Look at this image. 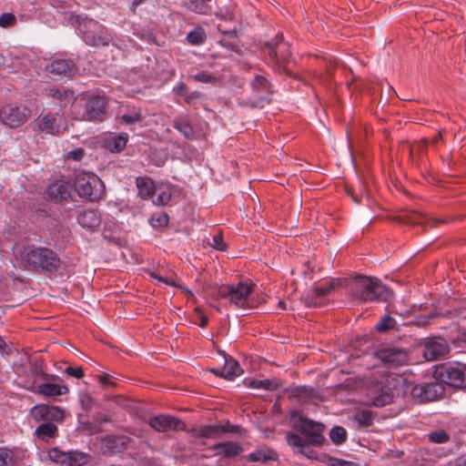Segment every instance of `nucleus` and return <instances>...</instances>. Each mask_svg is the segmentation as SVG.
<instances>
[{
  "label": "nucleus",
  "instance_id": "nucleus-44",
  "mask_svg": "<svg viewBox=\"0 0 466 466\" xmlns=\"http://www.w3.org/2000/svg\"><path fill=\"white\" fill-rule=\"evenodd\" d=\"M314 395V390L312 388L307 386L298 387L295 390V396L299 398L302 401H307Z\"/></svg>",
  "mask_w": 466,
  "mask_h": 466
},
{
  "label": "nucleus",
  "instance_id": "nucleus-62",
  "mask_svg": "<svg viewBox=\"0 0 466 466\" xmlns=\"http://www.w3.org/2000/svg\"><path fill=\"white\" fill-rule=\"evenodd\" d=\"M347 192H348V195L352 197V199H353L354 202H356V203H360V199H358L356 197L353 196L352 192L350 189H348Z\"/></svg>",
  "mask_w": 466,
  "mask_h": 466
},
{
  "label": "nucleus",
  "instance_id": "nucleus-42",
  "mask_svg": "<svg viewBox=\"0 0 466 466\" xmlns=\"http://www.w3.org/2000/svg\"><path fill=\"white\" fill-rule=\"evenodd\" d=\"M174 127L187 138L193 135V129L186 120H176Z\"/></svg>",
  "mask_w": 466,
  "mask_h": 466
},
{
  "label": "nucleus",
  "instance_id": "nucleus-13",
  "mask_svg": "<svg viewBox=\"0 0 466 466\" xmlns=\"http://www.w3.org/2000/svg\"><path fill=\"white\" fill-rule=\"evenodd\" d=\"M188 432L195 438H209L217 439L222 437L226 433H239L240 427L229 423H218L212 425H204L193 428Z\"/></svg>",
  "mask_w": 466,
  "mask_h": 466
},
{
  "label": "nucleus",
  "instance_id": "nucleus-34",
  "mask_svg": "<svg viewBox=\"0 0 466 466\" xmlns=\"http://www.w3.org/2000/svg\"><path fill=\"white\" fill-rule=\"evenodd\" d=\"M89 456L79 451H68V466H83L88 461Z\"/></svg>",
  "mask_w": 466,
  "mask_h": 466
},
{
  "label": "nucleus",
  "instance_id": "nucleus-49",
  "mask_svg": "<svg viewBox=\"0 0 466 466\" xmlns=\"http://www.w3.org/2000/svg\"><path fill=\"white\" fill-rule=\"evenodd\" d=\"M211 246L214 248H216L218 250H221V251H224L226 249V247H227L226 243L223 240L222 235L219 234V233L214 235Z\"/></svg>",
  "mask_w": 466,
  "mask_h": 466
},
{
  "label": "nucleus",
  "instance_id": "nucleus-33",
  "mask_svg": "<svg viewBox=\"0 0 466 466\" xmlns=\"http://www.w3.org/2000/svg\"><path fill=\"white\" fill-rule=\"evenodd\" d=\"M277 459V455L275 452L269 450H258L254 452H251L248 455V461L252 462L257 461H275Z\"/></svg>",
  "mask_w": 466,
  "mask_h": 466
},
{
  "label": "nucleus",
  "instance_id": "nucleus-5",
  "mask_svg": "<svg viewBox=\"0 0 466 466\" xmlns=\"http://www.w3.org/2000/svg\"><path fill=\"white\" fill-rule=\"evenodd\" d=\"M389 289L378 279L359 276L354 281L352 295L363 301H385Z\"/></svg>",
  "mask_w": 466,
  "mask_h": 466
},
{
  "label": "nucleus",
  "instance_id": "nucleus-38",
  "mask_svg": "<svg viewBox=\"0 0 466 466\" xmlns=\"http://www.w3.org/2000/svg\"><path fill=\"white\" fill-rule=\"evenodd\" d=\"M168 216L167 213L163 211L155 212L150 219L149 222L151 226L155 228H165L168 224Z\"/></svg>",
  "mask_w": 466,
  "mask_h": 466
},
{
  "label": "nucleus",
  "instance_id": "nucleus-1",
  "mask_svg": "<svg viewBox=\"0 0 466 466\" xmlns=\"http://www.w3.org/2000/svg\"><path fill=\"white\" fill-rule=\"evenodd\" d=\"M31 419L35 422L44 421L35 431L37 439L43 441H48L58 434V429L54 422L62 421L64 411L56 406L46 404H38L34 406L29 412Z\"/></svg>",
  "mask_w": 466,
  "mask_h": 466
},
{
  "label": "nucleus",
  "instance_id": "nucleus-35",
  "mask_svg": "<svg viewBox=\"0 0 466 466\" xmlns=\"http://www.w3.org/2000/svg\"><path fill=\"white\" fill-rule=\"evenodd\" d=\"M355 420L361 427H369L373 423V412L369 410H358L354 415Z\"/></svg>",
  "mask_w": 466,
  "mask_h": 466
},
{
  "label": "nucleus",
  "instance_id": "nucleus-9",
  "mask_svg": "<svg viewBox=\"0 0 466 466\" xmlns=\"http://www.w3.org/2000/svg\"><path fill=\"white\" fill-rule=\"evenodd\" d=\"M440 380L452 388H466V364L452 363L442 365L436 371Z\"/></svg>",
  "mask_w": 466,
  "mask_h": 466
},
{
  "label": "nucleus",
  "instance_id": "nucleus-3",
  "mask_svg": "<svg viewBox=\"0 0 466 466\" xmlns=\"http://www.w3.org/2000/svg\"><path fill=\"white\" fill-rule=\"evenodd\" d=\"M21 259L27 268L56 272L61 266L58 255L51 248L28 245L21 251Z\"/></svg>",
  "mask_w": 466,
  "mask_h": 466
},
{
  "label": "nucleus",
  "instance_id": "nucleus-50",
  "mask_svg": "<svg viewBox=\"0 0 466 466\" xmlns=\"http://www.w3.org/2000/svg\"><path fill=\"white\" fill-rule=\"evenodd\" d=\"M405 222L410 225H422L424 218L420 214L413 213L406 218Z\"/></svg>",
  "mask_w": 466,
  "mask_h": 466
},
{
  "label": "nucleus",
  "instance_id": "nucleus-58",
  "mask_svg": "<svg viewBox=\"0 0 466 466\" xmlns=\"http://www.w3.org/2000/svg\"><path fill=\"white\" fill-rule=\"evenodd\" d=\"M196 313L198 316V325L201 328H205L208 323V318L207 316L203 315L199 309H196Z\"/></svg>",
  "mask_w": 466,
  "mask_h": 466
},
{
  "label": "nucleus",
  "instance_id": "nucleus-52",
  "mask_svg": "<svg viewBox=\"0 0 466 466\" xmlns=\"http://www.w3.org/2000/svg\"><path fill=\"white\" fill-rule=\"evenodd\" d=\"M201 96V94L198 91L188 92L184 96V99L187 104L194 105Z\"/></svg>",
  "mask_w": 466,
  "mask_h": 466
},
{
  "label": "nucleus",
  "instance_id": "nucleus-27",
  "mask_svg": "<svg viewBox=\"0 0 466 466\" xmlns=\"http://www.w3.org/2000/svg\"><path fill=\"white\" fill-rule=\"evenodd\" d=\"M24 455V451L18 449L0 447V466H15Z\"/></svg>",
  "mask_w": 466,
  "mask_h": 466
},
{
  "label": "nucleus",
  "instance_id": "nucleus-36",
  "mask_svg": "<svg viewBox=\"0 0 466 466\" xmlns=\"http://www.w3.org/2000/svg\"><path fill=\"white\" fill-rule=\"evenodd\" d=\"M49 459L62 466H68V451H63L57 448H53L48 451Z\"/></svg>",
  "mask_w": 466,
  "mask_h": 466
},
{
  "label": "nucleus",
  "instance_id": "nucleus-18",
  "mask_svg": "<svg viewBox=\"0 0 466 466\" xmlns=\"http://www.w3.org/2000/svg\"><path fill=\"white\" fill-rule=\"evenodd\" d=\"M151 428L157 431L165 432L168 431L186 430L185 423L176 417L161 414L149 420Z\"/></svg>",
  "mask_w": 466,
  "mask_h": 466
},
{
  "label": "nucleus",
  "instance_id": "nucleus-56",
  "mask_svg": "<svg viewBox=\"0 0 466 466\" xmlns=\"http://www.w3.org/2000/svg\"><path fill=\"white\" fill-rule=\"evenodd\" d=\"M84 155H85L84 149L76 148L75 150L70 151L67 154V157L70 158V159H74V160L79 161V160H81L83 158Z\"/></svg>",
  "mask_w": 466,
  "mask_h": 466
},
{
  "label": "nucleus",
  "instance_id": "nucleus-25",
  "mask_svg": "<svg viewBox=\"0 0 466 466\" xmlns=\"http://www.w3.org/2000/svg\"><path fill=\"white\" fill-rule=\"evenodd\" d=\"M212 450L217 455L226 458H233L239 455L242 452L243 448L238 442L225 441L215 444Z\"/></svg>",
  "mask_w": 466,
  "mask_h": 466
},
{
  "label": "nucleus",
  "instance_id": "nucleus-46",
  "mask_svg": "<svg viewBox=\"0 0 466 466\" xmlns=\"http://www.w3.org/2000/svg\"><path fill=\"white\" fill-rule=\"evenodd\" d=\"M188 78L193 79L196 82L205 84L213 83L216 81V77L208 72H199L196 75L189 76Z\"/></svg>",
  "mask_w": 466,
  "mask_h": 466
},
{
  "label": "nucleus",
  "instance_id": "nucleus-31",
  "mask_svg": "<svg viewBox=\"0 0 466 466\" xmlns=\"http://www.w3.org/2000/svg\"><path fill=\"white\" fill-rule=\"evenodd\" d=\"M153 202L158 206L167 205L171 198V191L167 186H159L156 187L153 194Z\"/></svg>",
  "mask_w": 466,
  "mask_h": 466
},
{
  "label": "nucleus",
  "instance_id": "nucleus-28",
  "mask_svg": "<svg viewBox=\"0 0 466 466\" xmlns=\"http://www.w3.org/2000/svg\"><path fill=\"white\" fill-rule=\"evenodd\" d=\"M128 135L127 133H121L109 138L106 141V147L112 153H119L126 147Z\"/></svg>",
  "mask_w": 466,
  "mask_h": 466
},
{
  "label": "nucleus",
  "instance_id": "nucleus-64",
  "mask_svg": "<svg viewBox=\"0 0 466 466\" xmlns=\"http://www.w3.org/2000/svg\"><path fill=\"white\" fill-rule=\"evenodd\" d=\"M183 290H184V291H185V293H186V294H187L188 296L193 297V293H192L189 289H183Z\"/></svg>",
  "mask_w": 466,
  "mask_h": 466
},
{
  "label": "nucleus",
  "instance_id": "nucleus-6",
  "mask_svg": "<svg viewBox=\"0 0 466 466\" xmlns=\"http://www.w3.org/2000/svg\"><path fill=\"white\" fill-rule=\"evenodd\" d=\"M75 188L80 198L90 201L98 200L104 195V184L93 173H79L75 180Z\"/></svg>",
  "mask_w": 466,
  "mask_h": 466
},
{
  "label": "nucleus",
  "instance_id": "nucleus-15",
  "mask_svg": "<svg viewBox=\"0 0 466 466\" xmlns=\"http://www.w3.org/2000/svg\"><path fill=\"white\" fill-rule=\"evenodd\" d=\"M374 355L389 367L402 366L408 361L407 351L398 348H381L376 350Z\"/></svg>",
  "mask_w": 466,
  "mask_h": 466
},
{
  "label": "nucleus",
  "instance_id": "nucleus-12",
  "mask_svg": "<svg viewBox=\"0 0 466 466\" xmlns=\"http://www.w3.org/2000/svg\"><path fill=\"white\" fill-rule=\"evenodd\" d=\"M30 115L31 110L25 106L7 105L0 110V121L11 128H16L25 124Z\"/></svg>",
  "mask_w": 466,
  "mask_h": 466
},
{
  "label": "nucleus",
  "instance_id": "nucleus-53",
  "mask_svg": "<svg viewBox=\"0 0 466 466\" xmlns=\"http://www.w3.org/2000/svg\"><path fill=\"white\" fill-rule=\"evenodd\" d=\"M66 373L71 377H75L76 379H81L84 376V370L81 367H77V368L67 367L66 369Z\"/></svg>",
  "mask_w": 466,
  "mask_h": 466
},
{
  "label": "nucleus",
  "instance_id": "nucleus-41",
  "mask_svg": "<svg viewBox=\"0 0 466 466\" xmlns=\"http://www.w3.org/2000/svg\"><path fill=\"white\" fill-rule=\"evenodd\" d=\"M395 328L396 320L390 316L383 317L377 324V329L379 331H387L390 329H394Z\"/></svg>",
  "mask_w": 466,
  "mask_h": 466
},
{
  "label": "nucleus",
  "instance_id": "nucleus-39",
  "mask_svg": "<svg viewBox=\"0 0 466 466\" xmlns=\"http://www.w3.org/2000/svg\"><path fill=\"white\" fill-rule=\"evenodd\" d=\"M329 437L335 444H341L346 441L347 433L344 428L336 426L330 431Z\"/></svg>",
  "mask_w": 466,
  "mask_h": 466
},
{
  "label": "nucleus",
  "instance_id": "nucleus-40",
  "mask_svg": "<svg viewBox=\"0 0 466 466\" xmlns=\"http://www.w3.org/2000/svg\"><path fill=\"white\" fill-rule=\"evenodd\" d=\"M248 385L254 389L274 390L277 388V383L269 380H251Z\"/></svg>",
  "mask_w": 466,
  "mask_h": 466
},
{
  "label": "nucleus",
  "instance_id": "nucleus-20",
  "mask_svg": "<svg viewBox=\"0 0 466 466\" xmlns=\"http://www.w3.org/2000/svg\"><path fill=\"white\" fill-rule=\"evenodd\" d=\"M46 70L53 75L67 77L76 73L75 63L70 59H54L46 66Z\"/></svg>",
  "mask_w": 466,
  "mask_h": 466
},
{
  "label": "nucleus",
  "instance_id": "nucleus-61",
  "mask_svg": "<svg viewBox=\"0 0 466 466\" xmlns=\"http://www.w3.org/2000/svg\"><path fill=\"white\" fill-rule=\"evenodd\" d=\"M456 466H466V458H459L457 461H456Z\"/></svg>",
  "mask_w": 466,
  "mask_h": 466
},
{
  "label": "nucleus",
  "instance_id": "nucleus-30",
  "mask_svg": "<svg viewBox=\"0 0 466 466\" xmlns=\"http://www.w3.org/2000/svg\"><path fill=\"white\" fill-rule=\"evenodd\" d=\"M143 118L141 108L137 106H129L127 112L120 116L121 121L126 125L140 123Z\"/></svg>",
  "mask_w": 466,
  "mask_h": 466
},
{
  "label": "nucleus",
  "instance_id": "nucleus-60",
  "mask_svg": "<svg viewBox=\"0 0 466 466\" xmlns=\"http://www.w3.org/2000/svg\"><path fill=\"white\" fill-rule=\"evenodd\" d=\"M431 318H433V316H431H431H429V317H427V318H426V317H423V318H421L420 319H419V320H418L417 324H418L419 326H425V325H427V324H428V322H429V319H431Z\"/></svg>",
  "mask_w": 466,
  "mask_h": 466
},
{
  "label": "nucleus",
  "instance_id": "nucleus-43",
  "mask_svg": "<svg viewBox=\"0 0 466 466\" xmlns=\"http://www.w3.org/2000/svg\"><path fill=\"white\" fill-rule=\"evenodd\" d=\"M428 436L429 440L434 443H445L450 439L449 434L443 430L431 432Z\"/></svg>",
  "mask_w": 466,
  "mask_h": 466
},
{
  "label": "nucleus",
  "instance_id": "nucleus-55",
  "mask_svg": "<svg viewBox=\"0 0 466 466\" xmlns=\"http://www.w3.org/2000/svg\"><path fill=\"white\" fill-rule=\"evenodd\" d=\"M427 147V141L423 140L420 143L411 145L410 147V154L413 156L416 152L425 151Z\"/></svg>",
  "mask_w": 466,
  "mask_h": 466
},
{
  "label": "nucleus",
  "instance_id": "nucleus-59",
  "mask_svg": "<svg viewBox=\"0 0 466 466\" xmlns=\"http://www.w3.org/2000/svg\"><path fill=\"white\" fill-rule=\"evenodd\" d=\"M149 275L151 278L156 279L158 282H161V283H164V284H167L169 286H175V283L173 281L168 280V279H165L164 277L157 275L155 272H150Z\"/></svg>",
  "mask_w": 466,
  "mask_h": 466
},
{
  "label": "nucleus",
  "instance_id": "nucleus-21",
  "mask_svg": "<svg viewBox=\"0 0 466 466\" xmlns=\"http://www.w3.org/2000/svg\"><path fill=\"white\" fill-rule=\"evenodd\" d=\"M286 439L288 444L291 446L296 452L300 453L309 459L316 457L315 451L310 448V446L313 444L305 441L299 435L293 432H289Z\"/></svg>",
  "mask_w": 466,
  "mask_h": 466
},
{
  "label": "nucleus",
  "instance_id": "nucleus-2",
  "mask_svg": "<svg viewBox=\"0 0 466 466\" xmlns=\"http://www.w3.org/2000/svg\"><path fill=\"white\" fill-rule=\"evenodd\" d=\"M403 377L396 374L384 375L368 391V404L383 407L403 393Z\"/></svg>",
  "mask_w": 466,
  "mask_h": 466
},
{
  "label": "nucleus",
  "instance_id": "nucleus-16",
  "mask_svg": "<svg viewBox=\"0 0 466 466\" xmlns=\"http://www.w3.org/2000/svg\"><path fill=\"white\" fill-rule=\"evenodd\" d=\"M45 95L46 97L50 98L54 104L58 106L61 108L71 105L73 107V104L76 99H78L79 96H76L73 90L67 89L64 86H50L45 88ZM73 113V108L71 109Z\"/></svg>",
  "mask_w": 466,
  "mask_h": 466
},
{
  "label": "nucleus",
  "instance_id": "nucleus-57",
  "mask_svg": "<svg viewBox=\"0 0 466 466\" xmlns=\"http://www.w3.org/2000/svg\"><path fill=\"white\" fill-rule=\"evenodd\" d=\"M99 382L104 386H115V383L111 381V377L108 374H102L97 376Z\"/></svg>",
  "mask_w": 466,
  "mask_h": 466
},
{
  "label": "nucleus",
  "instance_id": "nucleus-51",
  "mask_svg": "<svg viewBox=\"0 0 466 466\" xmlns=\"http://www.w3.org/2000/svg\"><path fill=\"white\" fill-rule=\"evenodd\" d=\"M327 463L329 466H353L354 464L351 461L329 457Z\"/></svg>",
  "mask_w": 466,
  "mask_h": 466
},
{
  "label": "nucleus",
  "instance_id": "nucleus-22",
  "mask_svg": "<svg viewBox=\"0 0 466 466\" xmlns=\"http://www.w3.org/2000/svg\"><path fill=\"white\" fill-rule=\"evenodd\" d=\"M449 352V346L444 339L432 340L426 343L423 356L429 360H436Z\"/></svg>",
  "mask_w": 466,
  "mask_h": 466
},
{
  "label": "nucleus",
  "instance_id": "nucleus-4",
  "mask_svg": "<svg viewBox=\"0 0 466 466\" xmlns=\"http://www.w3.org/2000/svg\"><path fill=\"white\" fill-rule=\"evenodd\" d=\"M106 104L103 96H79L73 104V116L78 120L103 121L106 116Z\"/></svg>",
  "mask_w": 466,
  "mask_h": 466
},
{
  "label": "nucleus",
  "instance_id": "nucleus-11",
  "mask_svg": "<svg viewBox=\"0 0 466 466\" xmlns=\"http://www.w3.org/2000/svg\"><path fill=\"white\" fill-rule=\"evenodd\" d=\"M294 429L306 437L305 441L313 445H320L324 441V425L322 423L298 415Z\"/></svg>",
  "mask_w": 466,
  "mask_h": 466
},
{
  "label": "nucleus",
  "instance_id": "nucleus-7",
  "mask_svg": "<svg viewBox=\"0 0 466 466\" xmlns=\"http://www.w3.org/2000/svg\"><path fill=\"white\" fill-rule=\"evenodd\" d=\"M253 286L239 282L237 285H222L218 289V299H228L230 303L238 308H249V295Z\"/></svg>",
  "mask_w": 466,
  "mask_h": 466
},
{
  "label": "nucleus",
  "instance_id": "nucleus-29",
  "mask_svg": "<svg viewBox=\"0 0 466 466\" xmlns=\"http://www.w3.org/2000/svg\"><path fill=\"white\" fill-rule=\"evenodd\" d=\"M137 187L138 188V194L142 198L153 197L156 190L154 182L148 177H137Z\"/></svg>",
  "mask_w": 466,
  "mask_h": 466
},
{
  "label": "nucleus",
  "instance_id": "nucleus-26",
  "mask_svg": "<svg viewBox=\"0 0 466 466\" xmlns=\"http://www.w3.org/2000/svg\"><path fill=\"white\" fill-rule=\"evenodd\" d=\"M37 393L45 397H57L68 393L67 386L58 383H42L37 386Z\"/></svg>",
  "mask_w": 466,
  "mask_h": 466
},
{
  "label": "nucleus",
  "instance_id": "nucleus-32",
  "mask_svg": "<svg viewBox=\"0 0 466 466\" xmlns=\"http://www.w3.org/2000/svg\"><path fill=\"white\" fill-rule=\"evenodd\" d=\"M209 1L204 0H189L186 3L188 10L200 15H208L211 12L210 6L208 5Z\"/></svg>",
  "mask_w": 466,
  "mask_h": 466
},
{
  "label": "nucleus",
  "instance_id": "nucleus-63",
  "mask_svg": "<svg viewBox=\"0 0 466 466\" xmlns=\"http://www.w3.org/2000/svg\"><path fill=\"white\" fill-rule=\"evenodd\" d=\"M279 308H280L281 309H286V303H285V301H283V300H279Z\"/></svg>",
  "mask_w": 466,
  "mask_h": 466
},
{
  "label": "nucleus",
  "instance_id": "nucleus-48",
  "mask_svg": "<svg viewBox=\"0 0 466 466\" xmlns=\"http://www.w3.org/2000/svg\"><path fill=\"white\" fill-rule=\"evenodd\" d=\"M15 23V16L11 13H5L0 16V25L8 27Z\"/></svg>",
  "mask_w": 466,
  "mask_h": 466
},
{
  "label": "nucleus",
  "instance_id": "nucleus-23",
  "mask_svg": "<svg viewBox=\"0 0 466 466\" xmlns=\"http://www.w3.org/2000/svg\"><path fill=\"white\" fill-rule=\"evenodd\" d=\"M78 224L89 230H96L102 222L101 214L96 209L82 210L77 215Z\"/></svg>",
  "mask_w": 466,
  "mask_h": 466
},
{
  "label": "nucleus",
  "instance_id": "nucleus-47",
  "mask_svg": "<svg viewBox=\"0 0 466 466\" xmlns=\"http://www.w3.org/2000/svg\"><path fill=\"white\" fill-rule=\"evenodd\" d=\"M251 86L254 90L258 91H267L269 88L268 80L262 76H257L252 81Z\"/></svg>",
  "mask_w": 466,
  "mask_h": 466
},
{
  "label": "nucleus",
  "instance_id": "nucleus-19",
  "mask_svg": "<svg viewBox=\"0 0 466 466\" xmlns=\"http://www.w3.org/2000/svg\"><path fill=\"white\" fill-rule=\"evenodd\" d=\"M72 187L66 181H56L46 190L47 198L56 203L66 201L71 198Z\"/></svg>",
  "mask_w": 466,
  "mask_h": 466
},
{
  "label": "nucleus",
  "instance_id": "nucleus-17",
  "mask_svg": "<svg viewBox=\"0 0 466 466\" xmlns=\"http://www.w3.org/2000/svg\"><path fill=\"white\" fill-rule=\"evenodd\" d=\"M412 398L420 402L432 401L441 394V386L439 383H423L412 387Z\"/></svg>",
  "mask_w": 466,
  "mask_h": 466
},
{
  "label": "nucleus",
  "instance_id": "nucleus-54",
  "mask_svg": "<svg viewBox=\"0 0 466 466\" xmlns=\"http://www.w3.org/2000/svg\"><path fill=\"white\" fill-rule=\"evenodd\" d=\"M188 91V87L187 85L183 82H178L174 87H173V93L177 96H185Z\"/></svg>",
  "mask_w": 466,
  "mask_h": 466
},
{
  "label": "nucleus",
  "instance_id": "nucleus-10",
  "mask_svg": "<svg viewBox=\"0 0 466 466\" xmlns=\"http://www.w3.org/2000/svg\"><path fill=\"white\" fill-rule=\"evenodd\" d=\"M261 51L268 64L278 66L279 68L283 67L290 56L289 45L283 41L282 35L279 39L277 36V41L274 43H267Z\"/></svg>",
  "mask_w": 466,
  "mask_h": 466
},
{
  "label": "nucleus",
  "instance_id": "nucleus-8",
  "mask_svg": "<svg viewBox=\"0 0 466 466\" xmlns=\"http://www.w3.org/2000/svg\"><path fill=\"white\" fill-rule=\"evenodd\" d=\"M79 31L84 41L90 46H106L112 40L107 29L93 19L81 23Z\"/></svg>",
  "mask_w": 466,
  "mask_h": 466
},
{
  "label": "nucleus",
  "instance_id": "nucleus-37",
  "mask_svg": "<svg viewBox=\"0 0 466 466\" xmlns=\"http://www.w3.org/2000/svg\"><path fill=\"white\" fill-rule=\"evenodd\" d=\"M207 39L205 31L202 28H196L190 31L187 35L188 43L194 46L202 45Z\"/></svg>",
  "mask_w": 466,
  "mask_h": 466
},
{
  "label": "nucleus",
  "instance_id": "nucleus-14",
  "mask_svg": "<svg viewBox=\"0 0 466 466\" xmlns=\"http://www.w3.org/2000/svg\"><path fill=\"white\" fill-rule=\"evenodd\" d=\"M62 116L58 113H42L34 122L38 131L49 135H59L62 132Z\"/></svg>",
  "mask_w": 466,
  "mask_h": 466
},
{
  "label": "nucleus",
  "instance_id": "nucleus-45",
  "mask_svg": "<svg viewBox=\"0 0 466 466\" xmlns=\"http://www.w3.org/2000/svg\"><path fill=\"white\" fill-rule=\"evenodd\" d=\"M334 289V283L332 281L324 282L314 289V292L318 298L324 297Z\"/></svg>",
  "mask_w": 466,
  "mask_h": 466
},
{
  "label": "nucleus",
  "instance_id": "nucleus-24",
  "mask_svg": "<svg viewBox=\"0 0 466 466\" xmlns=\"http://www.w3.org/2000/svg\"><path fill=\"white\" fill-rule=\"evenodd\" d=\"M211 372L228 380H233L242 373L238 361L233 359H226L225 364L220 369H211Z\"/></svg>",
  "mask_w": 466,
  "mask_h": 466
}]
</instances>
